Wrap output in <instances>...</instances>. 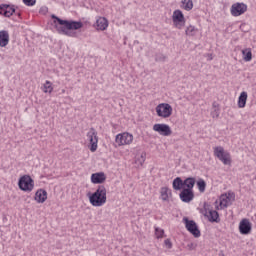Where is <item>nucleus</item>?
Wrapping results in <instances>:
<instances>
[{"label": "nucleus", "mask_w": 256, "mask_h": 256, "mask_svg": "<svg viewBox=\"0 0 256 256\" xmlns=\"http://www.w3.org/2000/svg\"><path fill=\"white\" fill-rule=\"evenodd\" d=\"M51 18L54 19L53 23L55 24V29L59 35L72 37L71 31H77L83 27V22L81 21L63 20L55 14H53Z\"/></svg>", "instance_id": "1"}, {"label": "nucleus", "mask_w": 256, "mask_h": 256, "mask_svg": "<svg viewBox=\"0 0 256 256\" xmlns=\"http://www.w3.org/2000/svg\"><path fill=\"white\" fill-rule=\"evenodd\" d=\"M88 197L93 207H103L107 203V188L99 185L94 193L88 194Z\"/></svg>", "instance_id": "2"}, {"label": "nucleus", "mask_w": 256, "mask_h": 256, "mask_svg": "<svg viewBox=\"0 0 256 256\" xmlns=\"http://www.w3.org/2000/svg\"><path fill=\"white\" fill-rule=\"evenodd\" d=\"M18 187L21 191L31 193V191L35 189V180H33L29 175H23L18 180Z\"/></svg>", "instance_id": "3"}, {"label": "nucleus", "mask_w": 256, "mask_h": 256, "mask_svg": "<svg viewBox=\"0 0 256 256\" xmlns=\"http://www.w3.org/2000/svg\"><path fill=\"white\" fill-rule=\"evenodd\" d=\"M214 155L223 163V165H231V154L226 152L223 146H216L214 148Z\"/></svg>", "instance_id": "4"}, {"label": "nucleus", "mask_w": 256, "mask_h": 256, "mask_svg": "<svg viewBox=\"0 0 256 256\" xmlns=\"http://www.w3.org/2000/svg\"><path fill=\"white\" fill-rule=\"evenodd\" d=\"M156 113L158 117H162V119H168L170 115H173V107L168 103H161L156 106Z\"/></svg>", "instance_id": "5"}, {"label": "nucleus", "mask_w": 256, "mask_h": 256, "mask_svg": "<svg viewBox=\"0 0 256 256\" xmlns=\"http://www.w3.org/2000/svg\"><path fill=\"white\" fill-rule=\"evenodd\" d=\"M183 223L185 224L187 231H189L193 237H201V230H199V226H197V223L194 220H189V218L184 217Z\"/></svg>", "instance_id": "6"}, {"label": "nucleus", "mask_w": 256, "mask_h": 256, "mask_svg": "<svg viewBox=\"0 0 256 256\" xmlns=\"http://www.w3.org/2000/svg\"><path fill=\"white\" fill-rule=\"evenodd\" d=\"M172 21L176 29H183L185 25V15L181 10H175L172 15Z\"/></svg>", "instance_id": "7"}, {"label": "nucleus", "mask_w": 256, "mask_h": 256, "mask_svg": "<svg viewBox=\"0 0 256 256\" xmlns=\"http://www.w3.org/2000/svg\"><path fill=\"white\" fill-rule=\"evenodd\" d=\"M87 137L90 141V151L95 153L97 151V143H99V137H97V130L95 128H91L90 131L87 133Z\"/></svg>", "instance_id": "8"}, {"label": "nucleus", "mask_w": 256, "mask_h": 256, "mask_svg": "<svg viewBox=\"0 0 256 256\" xmlns=\"http://www.w3.org/2000/svg\"><path fill=\"white\" fill-rule=\"evenodd\" d=\"M231 15L233 17H239L241 15H243V13H246L247 12V4L245 3H234L232 6H231Z\"/></svg>", "instance_id": "9"}, {"label": "nucleus", "mask_w": 256, "mask_h": 256, "mask_svg": "<svg viewBox=\"0 0 256 256\" xmlns=\"http://www.w3.org/2000/svg\"><path fill=\"white\" fill-rule=\"evenodd\" d=\"M153 131H156V133H159V135H163L164 137H169V135L173 133L171 127L167 124H154Z\"/></svg>", "instance_id": "10"}, {"label": "nucleus", "mask_w": 256, "mask_h": 256, "mask_svg": "<svg viewBox=\"0 0 256 256\" xmlns=\"http://www.w3.org/2000/svg\"><path fill=\"white\" fill-rule=\"evenodd\" d=\"M117 145H131L133 143V136L130 133H123L116 135Z\"/></svg>", "instance_id": "11"}, {"label": "nucleus", "mask_w": 256, "mask_h": 256, "mask_svg": "<svg viewBox=\"0 0 256 256\" xmlns=\"http://www.w3.org/2000/svg\"><path fill=\"white\" fill-rule=\"evenodd\" d=\"M179 197L183 203H191V201L195 199V192H193V190L183 188Z\"/></svg>", "instance_id": "12"}, {"label": "nucleus", "mask_w": 256, "mask_h": 256, "mask_svg": "<svg viewBox=\"0 0 256 256\" xmlns=\"http://www.w3.org/2000/svg\"><path fill=\"white\" fill-rule=\"evenodd\" d=\"M15 13V5L0 4V15L11 17Z\"/></svg>", "instance_id": "13"}, {"label": "nucleus", "mask_w": 256, "mask_h": 256, "mask_svg": "<svg viewBox=\"0 0 256 256\" xmlns=\"http://www.w3.org/2000/svg\"><path fill=\"white\" fill-rule=\"evenodd\" d=\"M204 216L208 218V221H210V223L221 222V218H219V212H217L216 210H207V208H205Z\"/></svg>", "instance_id": "14"}, {"label": "nucleus", "mask_w": 256, "mask_h": 256, "mask_svg": "<svg viewBox=\"0 0 256 256\" xmlns=\"http://www.w3.org/2000/svg\"><path fill=\"white\" fill-rule=\"evenodd\" d=\"M105 181H107V176L103 172H97L91 175V182L94 185H101Z\"/></svg>", "instance_id": "15"}, {"label": "nucleus", "mask_w": 256, "mask_h": 256, "mask_svg": "<svg viewBox=\"0 0 256 256\" xmlns=\"http://www.w3.org/2000/svg\"><path fill=\"white\" fill-rule=\"evenodd\" d=\"M251 222L248 219H243L239 224V231L241 235H249L251 233Z\"/></svg>", "instance_id": "16"}, {"label": "nucleus", "mask_w": 256, "mask_h": 256, "mask_svg": "<svg viewBox=\"0 0 256 256\" xmlns=\"http://www.w3.org/2000/svg\"><path fill=\"white\" fill-rule=\"evenodd\" d=\"M94 27L97 31H105L109 27V21L105 17H99Z\"/></svg>", "instance_id": "17"}, {"label": "nucleus", "mask_w": 256, "mask_h": 256, "mask_svg": "<svg viewBox=\"0 0 256 256\" xmlns=\"http://www.w3.org/2000/svg\"><path fill=\"white\" fill-rule=\"evenodd\" d=\"M34 199L37 203H45L47 201V191L45 189H38Z\"/></svg>", "instance_id": "18"}, {"label": "nucleus", "mask_w": 256, "mask_h": 256, "mask_svg": "<svg viewBox=\"0 0 256 256\" xmlns=\"http://www.w3.org/2000/svg\"><path fill=\"white\" fill-rule=\"evenodd\" d=\"M9 45V32L7 30L0 31V47H7Z\"/></svg>", "instance_id": "19"}, {"label": "nucleus", "mask_w": 256, "mask_h": 256, "mask_svg": "<svg viewBox=\"0 0 256 256\" xmlns=\"http://www.w3.org/2000/svg\"><path fill=\"white\" fill-rule=\"evenodd\" d=\"M247 97H248L247 92H245V91L241 92V94L238 98V107L240 109L245 108V106L247 105Z\"/></svg>", "instance_id": "20"}, {"label": "nucleus", "mask_w": 256, "mask_h": 256, "mask_svg": "<svg viewBox=\"0 0 256 256\" xmlns=\"http://www.w3.org/2000/svg\"><path fill=\"white\" fill-rule=\"evenodd\" d=\"M172 187L174 191H181L184 187L183 179H181V177H176L172 182Z\"/></svg>", "instance_id": "21"}, {"label": "nucleus", "mask_w": 256, "mask_h": 256, "mask_svg": "<svg viewBox=\"0 0 256 256\" xmlns=\"http://www.w3.org/2000/svg\"><path fill=\"white\" fill-rule=\"evenodd\" d=\"M184 189H187L189 191H193V187H195V178L194 177H188L183 181Z\"/></svg>", "instance_id": "22"}, {"label": "nucleus", "mask_w": 256, "mask_h": 256, "mask_svg": "<svg viewBox=\"0 0 256 256\" xmlns=\"http://www.w3.org/2000/svg\"><path fill=\"white\" fill-rule=\"evenodd\" d=\"M169 193L171 195V190L168 187H162L160 190V195L162 201H169Z\"/></svg>", "instance_id": "23"}, {"label": "nucleus", "mask_w": 256, "mask_h": 256, "mask_svg": "<svg viewBox=\"0 0 256 256\" xmlns=\"http://www.w3.org/2000/svg\"><path fill=\"white\" fill-rule=\"evenodd\" d=\"M182 9L185 11H191L193 9V0H182Z\"/></svg>", "instance_id": "24"}, {"label": "nucleus", "mask_w": 256, "mask_h": 256, "mask_svg": "<svg viewBox=\"0 0 256 256\" xmlns=\"http://www.w3.org/2000/svg\"><path fill=\"white\" fill-rule=\"evenodd\" d=\"M242 55H243V59L246 62L251 61V59H253V53L251 52V49H245L242 50Z\"/></svg>", "instance_id": "25"}, {"label": "nucleus", "mask_w": 256, "mask_h": 256, "mask_svg": "<svg viewBox=\"0 0 256 256\" xmlns=\"http://www.w3.org/2000/svg\"><path fill=\"white\" fill-rule=\"evenodd\" d=\"M44 93H53V84L51 81L47 80L43 86Z\"/></svg>", "instance_id": "26"}, {"label": "nucleus", "mask_w": 256, "mask_h": 256, "mask_svg": "<svg viewBox=\"0 0 256 256\" xmlns=\"http://www.w3.org/2000/svg\"><path fill=\"white\" fill-rule=\"evenodd\" d=\"M213 110L211 112V115L213 117V119H215V117H219V113H220V109H219V104H217L216 102H214L212 104Z\"/></svg>", "instance_id": "27"}, {"label": "nucleus", "mask_w": 256, "mask_h": 256, "mask_svg": "<svg viewBox=\"0 0 256 256\" xmlns=\"http://www.w3.org/2000/svg\"><path fill=\"white\" fill-rule=\"evenodd\" d=\"M197 187H198L200 193H205V189L207 187V183L205 182V180L199 179L197 181Z\"/></svg>", "instance_id": "28"}, {"label": "nucleus", "mask_w": 256, "mask_h": 256, "mask_svg": "<svg viewBox=\"0 0 256 256\" xmlns=\"http://www.w3.org/2000/svg\"><path fill=\"white\" fill-rule=\"evenodd\" d=\"M196 33H197V28H195V26L190 25L186 28V35L193 37V35H195Z\"/></svg>", "instance_id": "29"}, {"label": "nucleus", "mask_w": 256, "mask_h": 256, "mask_svg": "<svg viewBox=\"0 0 256 256\" xmlns=\"http://www.w3.org/2000/svg\"><path fill=\"white\" fill-rule=\"evenodd\" d=\"M155 235H156L157 239H162L163 235H165V230L156 227Z\"/></svg>", "instance_id": "30"}, {"label": "nucleus", "mask_w": 256, "mask_h": 256, "mask_svg": "<svg viewBox=\"0 0 256 256\" xmlns=\"http://www.w3.org/2000/svg\"><path fill=\"white\" fill-rule=\"evenodd\" d=\"M155 61H158L160 63H164V61H167V56L163 54H157L155 57Z\"/></svg>", "instance_id": "31"}, {"label": "nucleus", "mask_w": 256, "mask_h": 256, "mask_svg": "<svg viewBox=\"0 0 256 256\" xmlns=\"http://www.w3.org/2000/svg\"><path fill=\"white\" fill-rule=\"evenodd\" d=\"M24 5H27V7H33L35 3H37V0H23Z\"/></svg>", "instance_id": "32"}, {"label": "nucleus", "mask_w": 256, "mask_h": 256, "mask_svg": "<svg viewBox=\"0 0 256 256\" xmlns=\"http://www.w3.org/2000/svg\"><path fill=\"white\" fill-rule=\"evenodd\" d=\"M146 157H147V154L145 152H142L140 155V158H138L140 165H143L145 163Z\"/></svg>", "instance_id": "33"}, {"label": "nucleus", "mask_w": 256, "mask_h": 256, "mask_svg": "<svg viewBox=\"0 0 256 256\" xmlns=\"http://www.w3.org/2000/svg\"><path fill=\"white\" fill-rule=\"evenodd\" d=\"M165 247H167V249H173V243L171 242V239H166L164 241Z\"/></svg>", "instance_id": "34"}, {"label": "nucleus", "mask_w": 256, "mask_h": 256, "mask_svg": "<svg viewBox=\"0 0 256 256\" xmlns=\"http://www.w3.org/2000/svg\"><path fill=\"white\" fill-rule=\"evenodd\" d=\"M220 206H221V207H229V204L227 203V201H226L225 199H222V200L220 201Z\"/></svg>", "instance_id": "35"}, {"label": "nucleus", "mask_w": 256, "mask_h": 256, "mask_svg": "<svg viewBox=\"0 0 256 256\" xmlns=\"http://www.w3.org/2000/svg\"><path fill=\"white\" fill-rule=\"evenodd\" d=\"M187 248H188L190 251H193V249H195V244L189 243V244L187 245Z\"/></svg>", "instance_id": "36"}, {"label": "nucleus", "mask_w": 256, "mask_h": 256, "mask_svg": "<svg viewBox=\"0 0 256 256\" xmlns=\"http://www.w3.org/2000/svg\"><path fill=\"white\" fill-rule=\"evenodd\" d=\"M16 15H18L19 17H21V13H16Z\"/></svg>", "instance_id": "37"}]
</instances>
